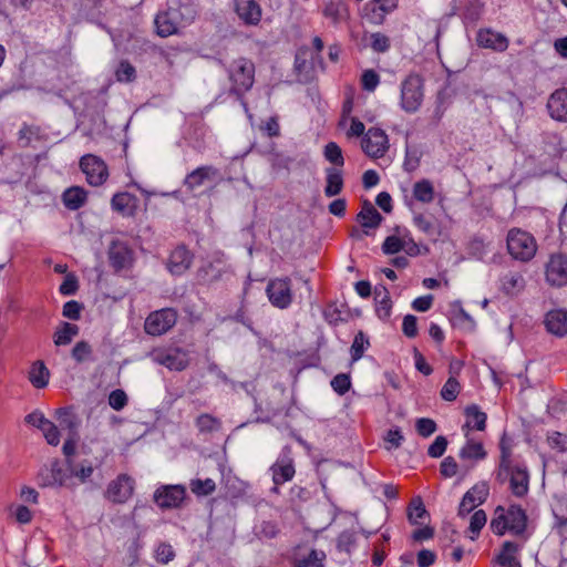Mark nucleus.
Listing matches in <instances>:
<instances>
[{
    "instance_id": "obj_1",
    "label": "nucleus",
    "mask_w": 567,
    "mask_h": 567,
    "mask_svg": "<svg viewBox=\"0 0 567 567\" xmlns=\"http://www.w3.org/2000/svg\"><path fill=\"white\" fill-rule=\"evenodd\" d=\"M501 463L497 477L505 480L508 475L511 491L515 496L522 497L528 492L529 475L526 467L512 466L511 449L505 445L504 437L501 441Z\"/></svg>"
},
{
    "instance_id": "obj_2",
    "label": "nucleus",
    "mask_w": 567,
    "mask_h": 567,
    "mask_svg": "<svg viewBox=\"0 0 567 567\" xmlns=\"http://www.w3.org/2000/svg\"><path fill=\"white\" fill-rule=\"evenodd\" d=\"M506 241L509 255L516 260L528 261L537 251L535 238L519 228L511 229Z\"/></svg>"
},
{
    "instance_id": "obj_3",
    "label": "nucleus",
    "mask_w": 567,
    "mask_h": 567,
    "mask_svg": "<svg viewBox=\"0 0 567 567\" xmlns=\"http://www.w3.org/2000/svg\"><path fill=\"white\" fill-rule=\"evenodd\" d=\"M228 74L233 83L230 93L241 95L244 92L250 90L254 84L255 65L250 60L239 58L231 62Z\"/></svg>"
},
{
    "instance_id": "obj_4",
    "label": "nucleus",
    "mask_w": 567,
    "mask_h": 567,
    "mask_svg": "<svg viewBox=\"0 0 567 567\" xmlns=\"http://www.w3.org/2000/svg\"><path fill=\"white\" fill-rule=\"evenodd\" d=\"M423 101V81L410 74L401 84V107L408 113L416 112Z\"/></svg>"
},
{
    "instance_id": "obj_5",
    "label": "nucleus",
    "mask_w": 567,
    "mask_h": 567,
    "mask_svg": "<svg viewBox=\"0 0 567 567\" xmlns=\"http://www.w3.org/2000/svg\"><path fill=\"white\" fill-rule=\"evenodd\" d=\"M186 497V487L181 484L161 485L154 494V503L163 511L182 507Z\"/></svg>"
},
{
    "instance_id": "obj_6",
    "label": "nucleus",
    "mask_w": 567,
    "mask_h": 567,
    "mask_svg": "<svg viewBox=\"0 0 567 567\" xmlns=\"http://www.w3.org/2000/svg\"><path fill=\"white\" fill-rule=\"evenodd\" d=\"M177 321V313L171 308L152 312L145 320L144 329L147 334L162 336L171 330Z\"/></svg>"
},
{
    "instance_id": "obj_7",
    "label": "nucleus",
    "mask_w": 567,
    "mask_h": 567,
    "mask_svg": "<svg viewBox=\"0 0 567 567\" xmlns=\"http://www.w3.org/2000/svg\"><path fill=\"white\" fill-rule=\"evenodd\" d=\"M152 360L172 371H183L189 364L188 352L182 348L155 350L151 353Z\"/></svg>"
},
{
    "instance_id": "obj_8",
    "label": "nucleus",
    "mask_w": 567,
    "mask_h": 567,
    "mask_svg": "<svg viewBox=\"0 0 567 567\" xmlns=\"http://www.w3.org/2000/svg\"><path fill=\"white\" fill-rule=\"evenodd\" d=\"M80 168L85 174L86 182L92 186L102 185L109 177L105 162L93 154H86L81 157Z\"/></svg>"
},
{
    "instance_id": "obj_9",
    "label": "nucleus",
    "mask_w": 567,
    "mask_h": 567,
    "mask_svg": "<svg viewBox=\"0 0 567 567\" xmlns=\"http://www.w3.org/2000/svg\"><path fill=\"white\" fill-rule=\"evenodd\" d=\"M266 292L269 301L276 308L286 309L292 302L291 280L288 277L270 280Z\"/></svg>"
},
{
    "instance_id": "obj_10",
    "label": "nucleus",
    "mask_w": 567,
    "mask_h": 567,
    "mask_svg": "<svg viewBox=\"0 0 567 567\" xmlns=\"http://www.w3.org/2000/svg\"><path fill=\"white\" fill-rule=\"evenodd\" d=\"M134 480L127 474H120L107 485L105 497L112 503L123 504L127 502L134 492Z\"/></svg>"
},
{
    "instance_id": "obj_11",
    "label": "nucleus",
    "mask_w": 567,
    "mask_h": 567,
    "mask_svg": "<svg viewBox=\"0 0 567 567\" xmlns=\"http://www.w3.org/2000/svg\"><path fill=\"white\" fill-rule=\"evenodd\" d=\"M388 135L381 128L371 127L365 133L361 146L363 152L373 158L382 157L389 148Z\"/></svg>"
},
{
    "instance_id": "obj_12",
    "label": "nucleus",
    "mask_w": 567,
    "mask_h": 567,
    "mask_svg": "<svg viewBox=\"0 0 567 567\" xmlns=\"http://www.w3.org/2000/svg\"><path fill=\"white\" fill-rule=\"evenodd\" d=\"M107 256L110 265L115 271L131 267L134 260L131 247L120 239H113L111 241Z\"/></svg>"
},
{
    "instance_id": "obj_13",
    "label": "nucleus",
    "mask_w": 567,
    "mask_h": 567,
    "mask_svg": "<svg viewBox=\"0 0 567 567\" xmlns=\"http://www.w3.org/2000/svg\"><path fill=\"white\" fill-rule=\"evenodd\" d=\"M270 471L272 473V482L276 485H282L293 478L296 470L288 446L282 450L281 455L271 465Z\"/></svg>"
},
{
    "instance_id": "obj_14",
    "label": "nucleus",
    "mask_w": 567,
    "mask_h": 567,
    "mask_svg": "<svg viewBox=\"0 0 567 567\" xmlns=\"http://www.w3.org/2000/svg\"><path fill=\"white\" fill-rule=\"evenodd\" d=\"M488 496V486L486 483H477L470 488L463 496L458 506V516L464 517L470 514L477 505L483 504Z\"/></svg>"
},
{
    "instance_id": "obj_15",
    "label": "nucleus",
    "mask_w": 567,
    "mask_h": 567,
    "mask_svg": "<svg viewBox=\"0 0 567 567\" xmlns=\"http://www.w3.org/2000/svg\"><path fill=\"white\" fill-rule=\"evenodd\" d=\"M65 478L66 474L56 458L44 465L38 475L39 485L42 487L62 486Z\"/></svg>"
},
{
    "instance_id": "obj_16",
    "label": "nucleus",
    "mask_w": 567,
    "mask_h": 567,
    "mask_svg": "<svg viewBox=\"0 0 567 567\" xmlns=\"http://www.w3.org/2000/svg\"><path fill=\"white\" fill-rule=\"evenodd\" d=\"M547 281L554 286L567 282V258L563 255H553L546 266Z\"/></svg>"
},
{
    "instance_id": "obj_17",
    "label": "nucleus",
    "mask_w": 567,
    "mask_h": 567,
    "mask_svg": "<svg viewBox=\"0 0 567 567\" xmlns=\"http://www.w3.org/2000/svg\"><path fill=\"white\" fill-rule=\"evenodd\" d=\"M193 262V254L185 247H176L169 255L167 269L172 275H183Z\"/></svg>"
},
{
    "instance_id": "obj_18",
    "label": "nucleus",
    "mask_w": 567,
    "mask_h": 567,
    "mask_svg": "<svg viewBox=\"0 0 567 567\" xmlns=\"http://www.w3.org/2000/svg\"><path fill=\"white\" fill-rule=\"evenodd\" d=\"M547 110L553 120L567 122V89H558L550 94Z\"/></svg>"
},
{
    "instance_id": "obj_19",
    "label": "nucleus",
    "mask_w": 567,
    "mask_h": 567,
    "mask_svg": "<svg viewBox=\"0 0 567 567\" xmlns=\"http://www.w3.org/2000/svg\"><path fill=\"white\" fill-rule=\"evenodd\" d=\"M218 175H219V172L216 167H214L212 165L200 166L186 175V177L184 179V185L189 190H194V189L200 187L202 185H204V183L206 181L214 179V178L218 177Z\"/></svg>"
},
{
    "instance_id": "obj_20",
    "label": "nucleus",
    "mask_w": 567,
    "mask_h": 567,
    "mask_svg": "<svg viewBox=\"0 0 567 567\" xmlns=\"http://www.w3.org/2000/svg\"><path fill=\"white\" fill-rule=\"evenodd\" d=\"M235 10L246 24L256 25L261 19L260 6L255 0H235Z\"/></svg>"
},
{
    "instance_id": "obj_21",
    "label": "nucleus",
    "mask_w": 567,
    "mask_h": 567,
    "mask_svg": "<svg viewBox=\"0 0 567 567\" xmlns=\"http://www.w3.org/2000/svg\"><path fill=\"white\" fill-rule=\"evenodd\" d=\"M477 44L482 48L503 52L508 48V39L489 29L480 30L476 37Z\"/></svg>"
},
{
    "instance_id": "obj_22",
    "label": "nucleus",
    "mask_w": 567,
    "mask_h": 567,
    "mask_svg": "<svg viewBox=\"0 0 567 567\" xmlns=\"http://www.w3.org/2000/svg\"><path fill=\"white\" fill-rule=\"evenodd\" d=\"M168 9L173 18L177 19L182 27H186L194 21L196 17L195 7L188 1L169 0Z\"/></svg>"
},
{
    "instance_id": "obj_23",
    "label": "nucleus",
    "mask_w": 567,
    "mask_h": 567,
    "mask_svg": "<svg viewBox=\"0 0 567 567\" xmlns=\"http://www.w3.org/2000/svg\"><path fill=\"white\" fill-rule=\"evenodd\" d=\"M357 220L364 229L378 228L382 223L383 217L377 210V208L368 199H365L362 203L361 212L357 215ZM364 234L368 235V230H364Z\"/></svg>"
},
{
    "instance_id": "obj_24",
    "label": "nucleus",
    "mask_w": 567,
    "mask_h": 567,
    "mask_svg": "<svg viewBox=\"0 0 567 567\" xmlns=\"http://www.w3.org/2000/svg\"><path fill=\"white\" fill-rule=\"evenodd\" d=\"M545 326L549 333L564 337L567 333V312L561 309L549 311L545 318Z\"/></svg>"
},
{
    "instance_id": "obj_25",
    "label": "nucleus",
    "mask_w": 567,
    "mask_h": 567,
    "mask_svg": "<svg viewBox=\"0 0 567 567\" xmlns=\"http://www.w3.org/2000/svg\"><path fill=\"white\" fill-rule=\"evenodd\" d=\"M155 27L157 34L162 38L175 34L179 28H183L178 20L173 18L169 9L156 16Z\"/></svg>"
},
{
    "instance_id": "obj_26",
    "label": "nucleus",
    "mask_w": 567,
    "mask_h": 567,
    "mask_svg": "<svg viewBox=\"0 0 567 567\" xmlns=\"http://www.w3.org/2000/svg\"><path fill=\"white\" fill-rule=\"evenodd\" d=\"M505 517L508 522L509 532L520 535L526 529L527 516L525 511L518 505H511Z\"/></svg>"
},
{
    "instance_id": "obj_27",
    "label": "nucleus",
    "mask_w": 567,
    "mask_h": 567,
    "mask_svg": "<svg viewBox=\"0 0 567 567\" xmlns=\"http://www.w3.org/2000/svg\"><path fill=\"white\" fill-rule=\"evenodd\" d=\"M323 16L333 24H339L348 20L349 9L343 1H329L324 4Z\"/></svg>"
},
{
    "instance_id": "obj_28",
    "label": "nucleus",
    "mask_w": 567,
    "mask_h": 567,
    "mask_svg": "<svg viewBox=\"0 0 567 567\" xmlns=\"http://www.w3.org/2000/svg\"><path fill=\"white\" fill-rule=\"evenodd\" d=\"M87 198V193L80 186H72L64 190L62 200L64 206L70 210H76L81 208Z\"/></svg>"
},
{
    "instance_id": "obj_29",
    "label": "nucleus",
    "mask_w": 567,
    "mask_h": 567,
    "mask_svg": "<svg viewBox=\"0 0 567 567\" xmlns=\"http://www.w3.org/2000/svg\"><path fill=\"white\" fill-rule=\"evenodd\" d=\"M326 175L327 185L324 187V195L327 197L339 195L343 188L342 172L334 167H328Z\"/></svg>"
},
{
    "instance_id": "obj_30",
    "label": "nucleus",
    "mask_w": 567,
    "mask_h": 567,
    "mask_svg": "<svg viewBox=\"0 0 567 567\" xmlns=\"http://www.w3.org/2000/svg\"><path fill=\"white\" fill-rule=\"evenodd\" d=\"M135 196L130 193H117L111 199L113 210L124 215L131 216L135 206Z\"/></svg>"
},
{
    "instance_id": "obj_31",
    "label": "nucleus",
    "mask_w": 567,
    "mask_h": 567,
    "mask_svg": "<svg viewBox=\"0 0 567 567\" xmlns=\"http://www.w3.org/2000/svg\"><path fill=\"white\" fill-rule=\"evenodd\" d=\"M50 371L43 361H35L29 372V381L37 389H43L48 385Z\"/></svg>"
},
{
    "instance_id": "obj_32",
    "label": "nucleus",
    "mask_w": 567,
    "mask_h": 567,
    "mask_svg": "<svg viewBox=\"0 0 567 567\" xmlns=\"http://www.w3.org/2000/svg\"><path fill=\"white\" fill-rule=\"evenodd\" d=\"M374 299L377 302V313L380 319H388L391 315V298L384 286H378L374 290Z\"/></svg>"
},
{
    "instance_id": "obj_33",
    "label": "nucleus",
    "mask_w": 567,
    "mask_h": 567,
    "mask_svg": "<svg viewBox=\"0 0 567 567\" xmlns=\"http://www.w3.org/2000/svg\"><path fill=\"white\" fill-rule=\"evenodd\" d=\"M79 327L73 323L62 322L53 334L54 344L66 346L72 342L73 338L79 334Z\"/></svg>"
},
{
    "instance_id": "obj_34",
    "label": "nucleus",
    "mask_w": 567,
    "mask_h": 567,
    "mask_svg": "<svg viewBox=\"0 0 567 567\" xmlns=\"http://www.w3.org/2000/svg\"><path fill=\"white\" fill-rule=\"evenodd\" d=\"M466 423L464 426L484 431L486 427L487 415L481 411L477 405L473 404L465 409Z\"/></svg>"
},
{
    "instance_id": "obj_35",
    "label": "nucleus",
    "mask_w": 567,
    "mask_h": 567,
    "mask_svg": "<svg viewBox=\"0 0 567 567\" xmlns=\"http://www.w3.org/2000/svg\"><path fill=\"white\" fill-rule=\"evenodd\" d=\"M413 197L423 204L434 199V187L429 179H421L413 185Z\"/></svg>"
},
{
    "instance_id": "obj_36",
    "label": "nucleus",
    "mask_w": 567,
    "mask_h": 567,
    "mask_svg": "<svg viewBox=\"0 0 567 567\" xmlns=\"http://www.w3.org/2000/svg\"><path fill=\"white\" fill-rule=\"evenodd\" d=\"M196 276L200 284H212L220 279L221 269L208 261L198 268Z\"/></svg>"
},
{
    "instance_id": "obj_37",
    "label": "nucleus",
    "mask_w": 567,
    "mask_h": 567,
    "mask_svg": "<svg viewBox=\"0 0 567 567\" xmlns=\"http://www.w3.org/2000/svg\"><path fill=\"white\" fill-rule=\"evenodd\" d=\"M59 424L62 429H68L69 434H78V427L80 424L76 415L69 409L62 408L56 411Z\"/></svg>"
},
{
    "instance_id": "obj_38",
    "label": "nucleus",
    "mask_w": 567,
    "mask_h": 567,
    "mask_svg": "<svg viewBox=\"0 0 567 567\" xmlns=\"http://www.w3.org/2000/svg\"><path fill=\"white\" fill-rule=\"evenodd\" d=\"M68 468L70 474L79 478L82 483L86 482L93 474V466L89 461H84L80 464H74L72 460H68Z\"/></svg>"
},
{
    "instance_id": "obj_39",
    "label": "nucleus",
    "mask_w": 567,
    "mask_h": 567,
    "mask_svg": "<svg viewBox=\"0 0 567 567\" xmlns=\"http://www.w3.org/2000/svg\"><path fill=\"white\" fill-rule=\"evenodd\" d=\"M324 559V551L311 549L308 556L296 559L295 567H323Z\"/></svg>"
},
{
    "instance_id": "obj_40",
    "label": "nucleus",
    "mask_w": 567,
    "mask_h": 567,
    "mask_svg": "<svg viewBox=\"0 0 567 567\" xmlns=\"http://www.w3.org/2000/svg\"><path fill=\"white\" fill-rule=\"evenodd\" d=\"M427 516V511L420 497L414 498L408 508V519L412 525L421 524V519Z\"/></svg>"
},
{
    "instance_id": "obj_41",
    "label": "nucleus",
    "mask_w": 567,
    "mask_h": 567,
    "mask_svg": "<svg viewBox=\"0 0 567 567\" xmlns=\"http://www.w3.org/2000/svg\"><path fill=\"white\" fill-rule=\"evenodd\" d=\"M485 456L486 452L483 447V444L473 442L472 440H468L460 452L461 458L483 460Z\"/></svg>"
},
{
    "instance_id": "obj_42",
    "label": "nucleus",
    "mask_w": 567,
    "mask_h": 567,
    "mask_svg": "<svg viewBox=\"0 0 567 567\" xmlns=\"http://www.w3.org/2000/svg\"><path fill=\"white\" fill-rule=\"evenodd\" d=\"M195 424L199 432L209 433L220 429V421L208 413H203L197 416Z\"/></svg>"
},
{
    "instance_id": "obj_43",
    "label": "nucleus",
    "mask_w": 567,
    "mask_h": 567,
    "mask_svg": "<svg viewBox=\"0 0 567 567\" xmlns=\"http://www.w3.org/2000/svg\"><path fill=\"white\" fill-rule=\"evenodd\" d=\"M363 14L364 18L373 23V24H381L386 16L385 12H383L382 8L375 3V1L368 2L363 8Z\"/></svg>"
},
{
    "instance_id": "obj_44",
    "label": "nucleus",
    "mask_w": 567,
    "mask_h": 567,
    "mask_svg": "<svg viewBox=\"0 0 567 567\" xmlns=\"http://www.w3.org/2000/svg\"><path fill=\"white\" fill-rule=\"evenodd\" d=\"M190 491L197 496H207L210 495L215 488L216 484L212 478L206 480H192L189 484Z\"/></svg>"
},
{
    "instance_id": "obj_45",
    "label": "nucleus",
    "mask_w": 567,
    "mask_h": 567,
    "mask_svg": "<svg viewBox=\"0 0 567 567\" xmlns=\"http://www.w3.org/2000/svg\"><path fill=\"white\" fill-rule=\"evenodd\" d=\"M491 529L494 534L502 536L506 530H509L508 522L505 517V511L503 507H497L495 516L491 522Z\"/></svg>"
},
{
    "instance_id": "obj_46",
    "label": "nucleus",
    "mask_w": 567,
    "mask_h": 567,
    "mask_svg": "<svg viewBox=\"0 0 567 567\" xmlns=\"http://www.w3.org/2000/svg\"><path fill=\"white\" fill-rule=\"evenodd\" d=\"M369 344L370 343L365 334L362 331H359L355 334L353 343L350 349L352 361H358L359 359H361Z\"/></svg>"
},
{
    "instance_id": "obj_47",
    "label": "nucleus",
    "mask_w": 567,
    "mask_h": 567,
    "mask_svg": "<svg viewBox=\"0 0 567 567\" xmlns=\"http://www.w3.org/2000/svg\"><path fill=\"white\" fill-rule=\"evenodd\" d=\"M486 522H487V516L483 509H478V511L474 512V514L471 517L470 527H468V529L472 534L470 536V538L472 540H475L478 537L480 532L485 526Z\"/></svg>"
},
{
    "instance_id": "obj_48",
    "label": "nucleus",
    "mask_w": 567,
    "mask_h": 567,
    "mask_svg": "<svg viewBox=\"0 0 567 567\" xmlns=\"http://www.w3.org/2000/svg\"><path fill=\"white\" fill-rule=\"evenodd\" d=\"M517 545L513 542H505L503 544V549L501 554L497 556V563L499 565H511V564H519L514 554L517 551Z\"/></svg>"
},
{
    "instance_id": "obj_49",
    "label": "nucleus",
    "mask_w": 567,
    "mask_h": 567,
    "mask_svg": "<svg viewBox=\"0 0 567 567\" xmlns=\"http://www.w3.org/2000/svg\"><path fill=\"white\" fill-rule=\"evenodd\" d=\"M92 347L86 341H79L72 349V358L76 363H83L91 359L92 355Z\"/></svg>"
},
{
    "instance_id": "obj_50",
    "label": "nucleus",
    "mask_w": 567,
    "mask_h": 567,
    "mask_svg": "<svg viewBox=\"0 0 567 567\" xmlns=\"http://www.w3.org/2000/svg\"><path fill=\"white\" fill-rule=\"evenodd\" d=\"M324 157L327 161H329L330 163H332L337 166H343V164H344L342 150L334 142H329L324 146Z\"/></svg>"
},
{
    "instance_id": "obj_51",
    "label": "nucleus",
    "mask_w": 567,
    "mask_h": 567,
    "mask_svg": "<svg viewBox=\"0 0 567 567\" xmlns=\"http://www.w3.org/2000/svg\"><path fill=\"white\" fill-rule=\"evenodd\" d=\"M461 385L454 377H450L441 390V396L445 401H454L460 393Z\"/></svg>"
},
{
    "instance_id": "obj_52",
    "label": "nucleus",
    "mask_w": 567,
    "mask_h": 567,
    "mask_svg": "<svg viewBox=\"0 0 567 567\" xmlns=\"http://www.w3.org/2000/svg\"><path fill=\"white\" fill-rule=\"evenodd\" d=\"M404 247V236L399 237L395 235L388 236L382 244V251L385 255H394L401 251Z\"/></svg>"
},
{
    "instance_id": "obj_53",
    "label": "nucleus",
    "mask_w": 567,
    "mask_h": 567,
    "mask_svg": "<svg viewBox=\"0 0 567 567\" xmlns=\"http://www.w3.org/2000/svg\"><path fill=\"white\" fill-rule=\"evenodd\" d=\"M135 68L127 61H122L115 71V76L120 82H131L135 79Z\"/></svg>"
},
{
    "instance_id": "obj_54",
    "label": "nucleus",
    "mask_w": 567,
    "mask_h": 567,
    "mask_svg": "<svg viewBox=\"0 0 567 567\" xmlns=\"http://www.w3.org/2000/svg\"><path fill=\"white\" fill-rule=\"evenodd\" d=\"M331 386L332 389L339 394L343 395L346 394L350 386H351V380L349 374L346 373H339L331 380Z\"/></svg>"
},
{
    "instance_id": "obj_55",
    "label": "nucleus",
    "mask_w": 567,
    "mask_h": 567,
    "mask_svg": "<svg viewBox=\"0 0 567 567\" xmlns=\"http://www.w3.org/2000/svg\"><path fill=\"white\" fill-rule=\"evenodd\" d=\"M415 429L421 436L429 437L436 431L437 426L434 420L421 417L416 420Z\"/></svg>"
},
{
    "instance_id": "obj_56",
    "label": "nucleus",
    "mask_w": 567,
    "mask_h": 567,
    "mask_svg": "<svg viewBox=\"0 0 567 567\" xmlns=\"http://www.w3.org/2000/svg\"><path fill=\"white\" fill-rule=\"evenodd\" d=\"M175 557L173 547L167 543H161L155 549V558L161 564H168Z\"/></svg>"
},
{
    "instance_id": "obj_57",
    "label": "nucleus",
    "mask_w": 567,
    "mask_h": 567,
    "mask_svg": "<svg viewBox=\"0 0 567 567\" xmlns=\"http://www.w3.org/2000/svg\"><path fill=\"white\" fill-rule=\"evenodd\" d=\"M109 404L115 411L123 410L127 404L126 393L121 389L113 390L109 395Z\"/></svg>"
},
{
    "instance_id": "obj_58",
    "label": "nucleus",
    "mask_w": 567,
    "mask_h": 567,
    "mask_svg": "<svg viewBox=\"0 0 567 567\" xmlns=\"http://www.w3.org/2000/svg\"><path fill=\"white\" fill-rule=\"evenodd\" d=\"M447 444H449V442L445 436H443V435L436 436L435 440L433 441V443L427 449L429 456H431L433 458L441 457L444 454V452L447 447Z\"/></svg>"
},
{
    "instance_id": "obj_59",
    "label": "nucleus",
    "mask_w": 567,
    "mask_h": 567,
    "mask_svg": "<svg viewBox=\"0 0 567 567\" xmlns=\"http://www.w3.org/2000/svg\"><path fill=\"white\" fill-rule=\"evenodd\" d=\"M380 82V76L374 70H365L361 76V84L365 91L373 92Z\"/></svg>"
},
{
    "instance_id": "obj_60",
    "label": "nucleus",
    "mask_w": 567,
    "mask_h": 567,
    "mask_svg": "<svg viewBox=\"0 0 567 567\" xmlns=\"http://www.w3.org/2000/svg\"><path fill=\"white\" fill-rule=\"evenodd\" d=\"M39 133V130L34 126H29L27 124H24L20 131H19V136H18V141H19V144L21 147H28L31 142H32V138L34 136H37Z\"/></svg>"
},
{
    "instance_id": "obj_61",
    "label": "nucleus",
    "mask_w": 567,
    "mask_h": 567,
    "mask_svg": "<svg viewBox=\"0 0 567 567\" xmlns=\"http://www.w3.org/2000/svg\"><path fill=\"white\" fill-rule=\"evenodd\" d=\"M370 39H371L370 45L373 49V51L382 53V52H385L389 50L390 40L386 35H384L380 32H377V33H372L370 35Z\"/></svg>"
},
{
    "instance_id": "obj_62",
    "label": "nucleus",
    "mask_w": 567,
    "mask_h": 567,
    "mask_svg": "<svg viewBox=\"0 0 567 567\" xmlns=\"http://www.w3.org/2000/svg\"><path fill=\"white\" fill-rule=\"evenodd\" d=\"M48 444L56 446L60 443V431L53 422H49L42 430Z\"/></svg>"
},
{
    "instance_id": "obj_63",
    "label": "nucleus",
    "mask_w": 567,
    "mask_h": 567,
    "mask_svg": "<svg viewBox=\"0 0 567 567\" xmlns=\"http://www.w3.org/2000/svg\"><path fill=\"white\" fill-rule=\"evenodd\" d=\"M82 305L75 300H70L64 303L62 315L63 317L78 320L81 317Z\"/></svg>"
},
{
    "instance_id": "obj_64",
    "label": "nucleus",
    "mask_w": 567,
    "mask_h": 567,
    "mask_svg": "<svg viewBox=\"0 0 567 567\" xmlns=\"http://www.w3.org/2000/svg\"><path fill=\"white\" fill-rule=\"evenodd\" d=\"M548 443L550 447L556 449L560 453L567 452V435L554 432L551 435L548 436Z\"/></svg>"
}]
</instances>
